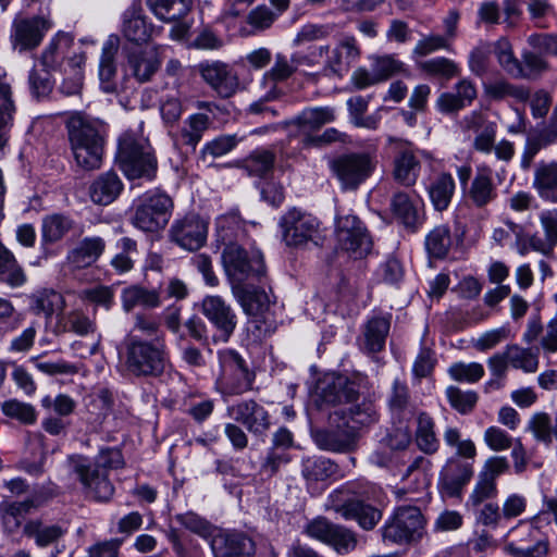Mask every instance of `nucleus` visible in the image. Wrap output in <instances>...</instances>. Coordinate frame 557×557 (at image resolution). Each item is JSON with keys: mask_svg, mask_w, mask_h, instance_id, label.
<instances>
[{"mask_svg": "<svg viewBox=\"0 0 557 557\" xmlns=\"http://www.w3.org/2000/svg\"><path fill=\"white\" fill-rule=\"evenodd\" d=\"M66 129L76 164L87 171L99 169L104 147L103 123L77 112L69 117Z\"/></svg>", "mask_w": 557, "mask_h": 557, "instance_id": "nucleus-1", "label": "nucleus"}, {"mask_svg": "<svg viewBox=\"0 0 557 557\" xmlns=\"http://www.w3.org/2000/svg\"><path fill=\"white\" fill-rule=\"evenodd\" d=\"M124 463L122 454L115 448H104L99 451L91 463L83 456H71L69 465L82 483L85 492L98 502H108L114 486L108 478V471L121 468Z\"/></svg>", "mask_w": 557, "mask_h": 557, "instance_id": "nucleus-2", "label": "nucleus"}, {"mask_svg": "<svg viewBox=\"0 0 557 557\" xmlns=\"http://www.w3.org/2000/svg\"><path fill=\"white\" fill-rule=\"evenodd\" d=\"M116 159L128 180L156 176L158 162L147 137L141 129H129L119 140Z\"/></svg>", "mask_w": 557, "mask_h": 557, "instance_id": "nucleus-3", "label": "nucleus"}, {"mask_svg": "<svg viewBox=\"0 0 557 557\" xmlns=\"http://www.w3.org/2000/svg\"><path fill=\"white\" fill-rule=\"evenodd\" d=\"M166 364L165 343L162 336L145 341L131 335L126 339L125 366L136 376H159Z\"/></svg>", "mask_w": 557, "mask_h": 557, "instance_id": "nucleus-4", "label": "nucleus"}, {"mask_svg": "<svg viewBox=\"0 0 557 557\" xmlns=\"http://www.w3.org/2000/svg\"><path fill=\"white\" fill-rule=\"evenodd\" d=\"M221 260L231 289L258 280L265 273L261 252L248 251L236 243H230L224 247Z\"/></svg>", "mask_w": 557, "mask_h": 557, "instance_id": "nucleus-5", "label": "nucleus"}, {"mask_svg": "<svg viewBox=\"0 0 557 557\" xmlns=\"http://www.w3.org/2000/svg\"><path fill=\"white\" fill-rule=\"evenodd\" d=\"M220 372L215 380V391L224 397L237 396L252 389L256 373L246 360L233 349L218 352Z\"/></svg>", "mask_w": 557, "mask_h": 557, "instance_id": "nucleus-6", "label": "nucleus"}, {"mask_svg": "<svg viewBox=\"0 0 557 557\" xmlns=\"http://www.w3.org/2000/svg\"><path fill=\"white\" fill-rule=\"evenodd\" d=\"M425 518L416 506H399L381 528L382 540L386 544L411 545L425 534Z\"/></svg>", "mask_w": 557, "mask_h": 557, "instance_id": "nucleus-7", "label": "nucleus"}, {"mask_svg": "<svg viewBox=\"0 0 557 557\" xmlns=\"http://www.w3.org/2000/svg\"><path fill=\"white\" fill-rule=\"evenodd\" d=\"M282 239L288 247L318 246L322 239L321 222L312 214L292 208L278 222Z\"/></svg>", "mask_w": 557, "mask_h": 557, "instance_id": "nucleus-8", "label": "nucleus"}, {"mask_svg": "<svg viewBox=\"0 0 557 557\" xmlns=\"http://www.w3.org/2000/svg\"><path fill=\"white\" fill-rule=\"evenodd\" d=\"M173 208V200L166 194H146L138 199L131 223L143 232H158L169 223Z\"/></svg>", "mask_w": 557, "mask_h": 557, "instance_id": "nucleus-9", "label": "nucleus"}, {"mask_svg": "<svg viewBox=\"0 0 557 557\" xmlns=\"http://www.w3.org/2000/svg\"><path fill=\"white\" fill-rule=\"evenodd\" d=\"M329 429L318 430L313 434L315 444L324 450L344 453L355 449L358 432L346 420L345 410H333L329 414Z\"/></svg>", "mask_w": 557, "mask_h": 557, "instance_id": "nucleus-10", "label": "nucleus"}, {"mask_svg": "<svg viewBox=\"0 0 557 557\" xmlns=\"http://www.w3.org/2000/svg\"><path fill=\"white\" fill-rule=\"evenodd\" d=\"M232 293L243 310L253 317L252 323L258 331V337L268 336L275 331V321L269 313L270 298L264 290L252 288L246 284L232 289Z\"/></svg>", "mask_w": 557, "mask_h": 557, "instance_id": "nucleus-11", "label": "nucleus"}, {"mask_svg": "<svg viewBox=\"0 0 557 557\" xmlns=\"http://www.w3.org/2000/svg\"><path fill=\"white\" fill-rule=\"evenodd\" d=\"M375 162L369 153L342 154L330 162V169L343 189H356L373 172Z\"/></svg>", "mask_w": 557, "mask_h": 557, "instance_id": "nucleus-12", "label": "nucleus"}, {"mask_svg": "<svg viewBox=\"0 0 557 557\" xmlns=\"http://www.w3.org/2000/svg\"><path fill=\"white\" fill-rule=\"evenodd\" d=\"M335 234L338 248L355 259L367 256L372 248V239L367 227L354 214L337 216Z\"/></svg>", "mask_w": 557, "mask_h": 557, "instance_id": "nucleus-13", "label": "nucleus"}, {"mask_svg": "<svg viewBox=\"0 0 557 557\" xmlns=\"http://www.w3.org/2000/svg\"><path fill=\"white\" fill-rule=\"evenodd\" d=\"M358 398L355 384L346 376L327 374L318 385L315 403L321 409L332 407L334 410L346 411L345 407Z\"/></svg>", "mask_w": 557, "mask_h": 557, "instance_id": "nucleus-14", "label": "nucleus"}, {"mask_svg": "<svg viewBox=\"0 0 557 557\" xmlns=\"http://www.w3.org/2000/svg\"><path fill=\"white\" fill-rule=\"evenodd\" d=\"M308 536L332 546L339 554H347L357 546L356 534L324 517L311 520L306 527Z\"/></svg>", "mask_w": 557, "mask_h": 557, "instance_id": "nucleus-15", "label": "nucleus"}, {"mask_svg": "<svg viewBox=\"0 0 557 557\" xmlns=\"http://www.w3.org/2000/svg\"><path fill=\"white\" fill-rule=\"evenodd\" d=\"M208 222L197 214H188L173 222L170 239L185 250L200 249L207 242Z\"/></svg>", "mask_w": 557, "mask_h": 557, "instance_id": "nucleus-16", "label": "nucleus"}, {"mask_svg": "<svg viewBox=\"0 0 557 557\" xmlns=\"http://www.w3.org/2000/svg\"><path fill=\"white\" fill-rule=\"evenodd\" d=\"M473 476V463L462 457L453 456L443 466L438 487L447 497H459Z\"/></svg>", "mask_w": 557, "mask_h": 557, "instance_id": "nucleus-17", "label": "nucleus"}, {"mask_svg": "<svg viewBox=\"0 0 557 557\" xmlns=\"http://www.w3.org/2000/svg\"><path fill=\"white\" fill-rule=\"evenodd\" d=\"M201 78L221 98H230L239 88V78L234 70L222 61L202 62L198 65Z\"/></svg>", "mask_w": 557, "mask_h": 557, "instance_id": "nucleus-18", "label": "nucleus"}, {"mask_svg": "<svg viewBox=\"0 0 557 557\" xmlns=\"http://www.w3.org/2000/svg\"><path fill=\"white\" fill-rule=\"evenodd\" d=\"M201 312L219 332L218 338L227 342L237 325V317L232 307L221 296L211 295L202 299Z\"/></svg>", "mask_w": 557, "mask_h": 557, "instance_id": "nucleus-19", "label": "nucleus"}, {"mask_svg": "<svg viewBox=\"0 0 557 557\" xmlns=\"http://www.w3.org/2000/svg\"><path fill=\"white\" fill-rule=\"evenodd\" d=\"M50 27L51 22L44 16H33L15 21L11 34L13 48L18 52L35 49L40 45Z\"/></svg>", "mask_w": 557, "mask_h": 557, "instance_id": "nucleus-20", "label": "nucleus"}, {"mask_svg": "<svg viewBox=\"0 0 557 557\" xmlns=\"http://www.w3.org/2000/svg\"><path fill=\"white\" fill-rule=\"evenodd\" d=\"M227 411L255 435L264 434L271 425L269 412L253 399L242 400L228 407Z\"/></svg>", "mask_w": 557, "mask_h": 557, "instance_id": "nucleus-21", "label": "nucleus"}, {"mask_svg": "<svg viewBox=\"0 0 557 557\" xmlns=\"http://www.w3.org/2000/svg\"><path fill=\"white\" fill-rule=\"evenodd\" d=\"M466 201L474 208L483 209L492 203L497 197V187L493 180V172L487 165H480L465 189Z\"/></svg>", "mask_w": 557, "mask_h": 557, "instance_id": "nucleus-22", "label": "nucleus"}, {"mask_svg": "<svg viewBox=\"0 0 557 557\" xmlns=\"http://www.w3.org/2000/svg\"><path fill=\"white\" fill-rule=\"evenodd\" d=\"M359 54L360 51L352 37L343 39L333 49L327 46V52L323 57L322 74L324 76H342Z\"/></svg>", "mask_w": 557, "mask_h": 557, "instance_id": "nucleus-23", "label": "nucleus"}, {"mask_svg": "<svg viewBox=\"0 0 557 557\" xmlns=\"http://www.w3.org/2000/svg\"><path fill=\"white\" fill-rule=\"evenodd\" d=\"M119 48L120 38L116 35L109 36L102 46L99 60V81L101 89L107 94H116L120 90L115 64Z\"/></svg>", "mask_w": 557, "mask_h": 557, "instance_id": "nucleus-24", "label": "nucleus"}, {"mask_svg": "<svg viewBox=\"0 0 557 557\" xmlns=\"http://www.w3.org/2000/svg\"><path fill=\"white\" fill-rule=\"evenodd\" d=\"M161 65V47L154 46L127 54V67L133 76L145 83L151 79Z\"/></svg>", "mask_w": 557, "mask_h": 557, "instance_id": "nucleus-25", "label": "nucleus"}, {"mask_svg": "<svg viewBox=\"0 0 557 557\" xmlns=\"http://www.w3.org/2000/svg\"><path fill=\"white\" fill-rule=\"evenodd\" d=\"M104 250L106 242L102 237L87 236L69 250L66 261L75 270L86 269L94 264Z\"/></svg>", "mask_w": 557, "mask_h": 557, "instance_id": "nucleus-26", "label": "nucleus"}, {"mask_svg": "<svg viewBox=\"0 0 557 557\" xmlns=\"http://www.w3.org/2000/svg\"><path fill=\"white\" fill-rule=\"evenodd\" d=\"M211 548L215 557H250L255 554L253 541L242 533L216 536Z\"/></svg>", "mask_w": 557, "mask_h": 557, "instance_id": "nucleus-27", "label": "nucleus"}, {"mask_svg": "<svg viewBox=\"0 0 557 557\" xmlns=\"http://www.w3.org/2000/svg\"><path fill=\"white\" fill-rule=\"evenodd\" d=\"M153 25L147 22L139 5L133 4L123 15L122 34L126 40L134 44H145L152 35Z\"/></svg>", "mask_w": 557, "mask_h": 557, "instance_id": "nucleus-28", "label": "nucleus"}, {"mask_svg": "<svg viewBox=\"0 0 557 557\" xmlns=\"http://www.w3.org/2000/svg\"><path fill=\"white\" fill-rule=\"evenodd\" d=\"M532 185L540 198L557 203V160L539 163Z\"/></svg>", "mask_w": 557, "mask_h": 557, "instance_id": "nucleus-29", "label": "nucleus"}, {"mask_svg": "<svg viewBox=\"0 0 557 557\" xmlns=\"http://www.w3.org/2000/svg\"><path fill=\"white\" fill-rule=\"evenodd\" d=\"M123 190V183L114 172H107L99 175L90 185L89 195L91 200L101 206L112 203Z\"/></svg>", "mask_w": 557, "mask_h": 557, "instance_id": "nucleus-30", "label": "nucleus"}, {"mask_svg": "<svg viewBox=\"0 0 557 557\" xmlns=\"http://www.w3.org/2000/svg\"><path fill=\"white\" fill-rule=\"evenodd\" d=\"M527 431L536 442L546 446L552 445L554 440L557 442V411L554 418L545 411L534 412L527 423Z\"/></svg>", "mask_w": 557, "mask_h": 557, "instance_id": "nucleus-31", "label": "nucleus"}, {"mask_svg": "<svg viewBox=\"0 0 557 557\" xmlns=\"http://www.w3.org/2000/svg\"><path fill=\"white\" fill-rule=\"evenodd\" d=\"M210 119L202 113L189 115L183 123L177 135L176 145L189 147L193 151L202 139L205 132L209 128Z\"/></svg>", "mask_w": 557, "mask_h": 557, "instance_id": "nucleus-32", "label": "nucleus"}, {"mask_svg": "<svg viewBox=\"0 0 557 557\" xmlns=\"http://www.w3.org/2000/svg\"><path fill=\"white\" fill-rule=\"evenodd\" d=\"M74 220L65 214L52 213L42 219L41 240L46 245H52L62 240L74 228Z\"/></svg>", "mask_w": 557, "mask_h": 557, "instance_id": "nucleus-33", "label": "nucleus"}, {"mask_svg": "<svg viewBox=\"0 0 557 557\" xmlns=\"http://www.w3.org/2000/svg\"><path fill=\"white\" fill-rule=\"evenodd\" d=\"M73 38L65 33H58L41 54V63L47 71L57 70L69 55Z\"/></svg>", "mask_w": 557, "mask_h": 557, "instance_id": "nucleus-34", "label": "nucleus"}, {"mask_svg": "<svg viewBox=\"0 0 557 557\" xmlns=\"http://www.w3.org/2000/svg\"><path fill=\"white\" fill-rule=\"evenodd\" d=\"M421 169L420 161L410 149H403L394 159V178L405 185L411 186L416 183Z\"/></svg>", "mask_w": 557, "mask_h": 557, "instance_id": "nucleus-35", "label": "nucleus"}, {"mask_svg": "<svg viewBox=\"0 0 557 557\" xmlns=\"http://www.w3.org/2000/svg\"><path fill=\"white\" fill-rule=\"evenodd\" d=\"M391 210L395 218L411 231H416L422 222L417 205L405 193L394 195Z\"/></svg>", "mask_w": 557, "mask_h": 557, "instance_id": "nucleus-36", "label": "nucleus"}, {"mask_svg": "<svg viewBox=\"0 0 557 557\" xmlns=\"http://www.w3.org/2000/svg\"><path fill=\"white\" fill-rule=\"evenodd\" d=\"M121 299L122 307L126 312L132 311L137 306L152 309L159 307L161 304L160 296L157 290L147 289L138 285L124 288L122 290Z\"/></svg>", "mask_w": 557, "mask_h": 557, "instance_id": "nucleus-37", "label": "nucleus"}, {"mask_svg": "<svg viewBox=\"0 0 557 557\" xmlns=\"http://www.w3.org/2000/svg\"><path fill=\"white\" fill-rule=\"evenodd\" d=\"M335 119V110L331 107L307 108L294 119L293 124L304 132L317 131Z\"/></svg>", "mask_w": 557, "mask_h": 557, "instance_id": "nucleus-38", "label": "nucleus"}, {"mask_svg": "<svg viewBox=\"0 0 557 557\" xmlns=\"http://www.w3.org/2000/svg\"><path fill=\"white\" fill-rule=\"evenodd\" d=\"M85 63V55L83 53H74L67 58V62L63 66L62 71L65 75L60 90L66 96H74L81 92L83 86V70L82 66Z\"/></svg>", "mask_w": 557, "mask_h": 557, "instance_id": "nucleus-39", "label": "nucleus"}, {"mask_svg": "<svg viewBox=\"0 0 557 557\" xmlns=\"http://www.w3.org/2000/svg\"><path fill=\"white\" fill-rule=\"evenodd\" d=\"M193 5V0H162L154 2L150 11L161 22L176 23L189 14Z\"/></svg>", "mask_w": 557, "mask_h": 557, "instance_id": "nucleus-40", "label": "nucleus"}, {"mask_svg": "<svg viewBox=\"0 0 557 557\" xmlns=\"http://www.w3.org/2000/svg\"><path fill=\"white\" fill-rule=\"evenodd\" d=\"M389 326V320L384 317H375L368 321L363 336L364 348L369 352H379L384 348Z\"/></svg>", "mask_w": 557, "mask_h": 557, "instance_id": "nucleus-41", "label": "nucleus"}, {"mask_svg": "<svg viewBox=\"0 0 557 557\" xmlns=\"http://www.w3.org/2000/svg\"><path fill=\"white\" fill-rule=\"evenodd\" d=\"M455 193V181L448 173H441L430 185L429 196L437 211L448 208Z\"/></svg>", "mask_w": 557, "mask_h": 557, "instance_id": "nucleus-42", "label": "nucleus"}, {"mask_svg": "<svg viewBox=\"0 0 557 557\" xmlns=\"http://www.w3.org/2000/svg\"><path fill=\"white\" fill-rule=\"evenodd\" d=\"M0 280L11 287H20L26 282V274L13 253L0 244Z\"/></svg>", "mask_w": 557, "mask_h": 557, "instance_id": "nucleus-43", "label": "nucleus"}, {"mask_svg": "<svg viewBox=\"0 0 557 557\" xmlns=\"http://www.w3.org/2000/svg\"><path fill=\"white\" fill-rule=\"evenodd\" d=\"M349 511L350 513L347 515L345 520H355L366 531L373 530L382 519V511L377 507L366 503L359 496Z\"/></svg>", "mask_w": 557, "mask_h": 557, "instance_id": "nucleus-44", "label": "nucleus"}, {"mask_svg": "<svg viewBox=\"0 0 557 557\" xmlns=\"http://www.w3.org/2000/svg\"><path fill=\"white\" fill-rule=\"evenodd\" d=\"M369 99L362 96L351 97L347 100V108L349 112L350 122L356 127H362L368 129H376L380 123V116L377 114H371L366 116L368 111Z\"/></svg>", "mask_w": 557, "mask_h": 557, "instance_id": "nucleus-45", "label": "nucleus"}, {"mask_svg": "<svg viewBox=\"0 0 557 557\" xmlns=\"http://www.w3.org/2000/svg\"><path fill=\"white\" fill-rule=\"evenodd\" d=\"M337 466L324 457H307L302 460V475L307 481H324L335 474Z\"/></svg>", "mask_w": 557, "mask_h": 557, "instance_id": "nucleus-46", "label": "nucleus"}, {"mask_svg": "<svg viewBox=\"0 0 557 557\" xmlns=\"http://www.w3.org/2000/svg\"><path fill=\"white\" fill-rule=\"evenodd\" d=\"M346 420L349 425L355 426V431L362 426H368L377 420V414L374 405L366 399L361 403L352 401L345 407Z\"/></svg>", "mask_w": 557, "mask_h": 557, "instance_id": "nucleus-47", "label": "nucleus"}, {"mask_svg": "<svg viewBox=\"0 0 557 557\" xmlns=\"http://www.w3.org/2000/svg\"><path fill=\"white\" fill-rule=\"evenodd\" d=\"M430 468L431 461L424 457H417L412 463L408 466L403 474V479L412 483V485H410L412 492H424L430 486L431 479L428 473Z\"/></svg>", "mask_w": 557, "mask_h": 557, "instance_id": "nucleus-48", "label": "nucleus"}, {"mask_svg": "<svg viewBox=\"0 0 557 557\" xmlns=\"http://www.w3.org/2000/svg\"><path fill=\"white\" fill-rule=\"evenodd\" d=\"M416 442L419 448L425 454H434L440 447V442L434 432V422L426 413L418 416Z\"/></svg>", "mask_w": 557, "mask_h": 557, "instance_id": "nucleus-49", "label": "nucleus"}, {"mask_svg": "<svg viewBox=\"0 0 557 557\" xmlns=\"http://www.w3.org/2000/svg\"><path fill=\"white\" fill-rule=\"evenodd\" d=\"M487 97L494 100H502L511 97L517 101H527L530 92L522 86L510 84L505 79H498L484 85Z\"/></svg>", "mask_w": 557, "mask_h": 557, "instance_id": "nucleus-50", "label": "nucleus"}, {"mask_svg": "<svg viewBox=\"0 0 557 557\" xmlns=\"http://www.w3.org/2000/svg\"><path fill=\"white\" fill-rule=\"evenodd\" d=\"M451 246L450 230L447 225L434 227L425 238V248L429 255L436 259L447 256Z\"/></svg>", "mask_w": 557, "mask_h": 557, "instance_id": "nucleus-51", "label": "nucleus"}, {"mask_svg": "<svg viewBox=\"0 0 557 557\" xmlns=\"http://www.w3.org/2000/svg\"><path fill=\"white\" fill-rule=\"evenodd\" d=\"M35 502L30 498L21 502H3L0 504V512L7 527L16 529L27 513L35 508Z\"/></svg>", "mask_w": 557, "mask_h": 557, "instance_id": "nucleus-52", "label": "nucleus"}, {"mask_svg": "<svg viewBox=\"0 0 557 557\" xmlns=\"http://www.w3.org/2000/svg\"><path fill=\"white\" fill-rule=\"evenodd\" d=\"M373 71L380 83H383L396 74L410 76L406 65L393 54H385L372 58Z\"/></svg>", "mask_w": 557, "mask_h": 557, "instance_id": "nucleus-53", "label": "nucleus"}, {"mask_svg": "<svg viewBox=\"0 0 557 557\" xmlns=\"http://www.w3.org/2000/svg\"><path fill=\"white\" fill-rule=\"evenodd\" d=\"M60 324L65 332L86 336L96 332V323L82 310H72L63 314Z\"/></svg>", "mask_w": 557, "mask_h": 557, "instance_id": "nucleus-54", "label": "nucleus"}, {"mask_svg": "<svg viewBox=\"0 0 557 557\" xmlns=\"http://www.w3.org/2000/svg\"><path fill=\"white\" fill-rule=\"evenodd\" d=\"M64 300L60 293L45 289L32 298V309L36 314H44L50 318L57 310L63 307Z\"/></svg>", "mask_w": 557, "mask_h": 557, "instance_id": "nucleus-55", "label": "nucleus"}, {"mask_svg": "<svg viewBox=\"0 0 557 557\" xmlns=\"http://www.w3.org/2000/svg\"><path fill=\"white\" fill-rule=\"evenodd\" d=\"M494 54L503 67L509 75L516 76L521 73V62L515 57L512 46L505 37L499 38L494 44Z\"/></svg>", "mask_w": 557, "mask_h": 557, "instance_id": "nucleus-56", "label": "nucleus"}, {"mask_svg": "<svg viewBox=\"0 0 557 557\" xmlns=\"http://www.w3.org/2000/svg\"><path fill=\"white\" fill-rule=\"evenodd\" d=\"M509 363L515 369H521L524 372L533 373L537 370L539 359L530 349L518 345H509L506 347Z\"/></svg>", "mask_w": 557, "mask_h": 557, "instance_id": "nucleus-57", "label": "nucleus"}, {"mask_svg": "<svg viewBox=\"0 0 557 557\" xmlns=\"http://www.w3.org/2000/svg\"><path fill=\"white\" fill-rule=\"evenodd\" d=\"M276 15L265 5H258L246 16V23L251 27L250 30L242 29L245 35H253L271 27Z\"/></svg>", "mask_w": 557, "mask_h": 557, "instance_id": "nucleus-58", "label": "nucleus"}, {"mask_svg": "<svg viewBox=\"0 0 557 557\" xmlns=\"http://www.w3.org/2000/svg\"><path fill=\"white\" fill-rule=\"evenodd\" d=\"M275 157L269 150H256L245 161L244 169L252 176H263L274 165Z\"/></svg>", "mask_w": 557, "mask_h": 557, "instance_id": "nucleus-59", "label": "nucleus"}, {"mask_svg": "<svg viewBox=\"0 0 557 557\" xmlns=\"http://www.w3.org/2000/svg\"><path fill=\"white\" fill-rule=\"evenodd\" d=\"M25 533L34 537L39 546H47L63 534V531L58 525H44L38 521H30L24 528Z\"/></svg>", "mask_w": 557, "mask_h": 557, "instance_id": "nucleus-60", "label": "nucleus"}, {"mask_svg": "<svg viewBox=\"0 0 557 557\" xmlns=\"http://www.w3.org/2000/svg\"><path fill=\"white\" fill-rule=\"evenodd\" d=\"M419 69L429 75L450 79L459 73L458 65L447 58H434L419 63Z\"/></svg>", "mask_w": 557, "mask_h": 557, "instance_id": "nucleus-61", "label": "nucleus"}, {"mask_svg": "<svg viewBox=\"0 0 557 557\" xmlns=\"http://www.w3.org/2000/svg\"><path fill=\"white\" fill-rule=\"evenodd\" d=\"M1 409L7 417L16 419L24 424H34L37 420L35 408L30 404L22 403L16 399L4 401Z\"/></svg>", "mask_w": 557, "mask_h": 557, "instance_id": "nucleus-62", "label": "nucleus"}, {"mask_svg": "<svg viewBox=\"0 0 557 557\" xmlns=\"http://www.w3.org/2000/svg\"><path fill=\"white\" fill-rule=\"evenodd\" d=\"M448 373L455 381L475 383L483 377L484 368L479 362H456L449 367Z\"/></svg>", "mask_w": 557, "mask_h": 557, "instance_id": "nucleus-63", "label": "nucleus"}, {"mask_svg": "<svg viewBox=\"0 0 557 557\" xmlns=\"http://www.w3.org/2000/svg\"><path fill=\"white\" fill-rule=\"evenodd\" d=\"M357 495L355 492L350 491L347 487H342L335 490L329 495L327 498V508L334 510L336 513L341 515L344 519L347 515L350 513V508L352 507L355 500L357 499Z\"/></svg>", "mask_w": 557, "mask_h": 557, "instance_id": "nucleus-64", "label": "nucleus"}]
</instances>
